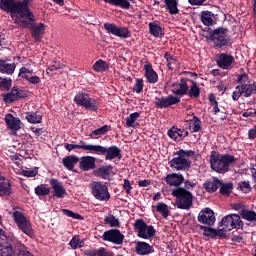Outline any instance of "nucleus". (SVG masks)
<instances>
[{
  "label": "nucleus",
  "instance_id": "nucleus-34",
  "mask_svg": "<svg viewBox=\"0 0 256 256\" xmlns=\"http://www.w3.org/2000/svg\"><path fill=\"white\" fill-rule=\"evenodd\" d=\"M164 3L170 15H177V13H179V8H177V0H164Z\"/></svg>",
  "mask_w": 256,
  "mask_h": 256
},
{
  "label": "nucleus",
  "instance_id": "nucleus-23",
  "mask_svg": "<svg viewBox=\"0 0 256 256\" xmlns=\"http://www.w3.org/2000/svg\"><path fill=\"white\" fill-rule=\"evenodd\" d=\"M203 187L208 193H215V191L221 187V180H219L217 177H214L213 181L206 180Z\"/></svg>",
  "mask_w": 256,
  "mask_h": 256
},
{
  "label": "nucleus",
  "instance_id": "nucleus-18",
  "mask_svg": "<svg viewBox=\"0 0 256 256\" xmlns=\"http://www.w3.org/2000/svg\"><path fill=\"white\" fill-rule=\"evenodd\" d=\"M4 121L8 129H10L11 131H19V129H21V120L13 116V114L11 113L5 116Z\"/></svg>",
  "mask_w": 256,
  "mask_h": 256
},
{
  "label": "nucleus",
  "instance_id": "nucleus-29",
  "mask_svg": "<svg viewBox=\"0 0 256 256\" xmlns=\"http://www.w3.org/2000/svg\"><path fill=\"white\" fill-rule=\"evenodd\" d=\"M15 63H8L5 60H0V73H6V75H13L15 73Z\"/></svg>",
  "mask_w": 256,
  "mask_h": 256
},
{
  "label": "nucleus",
  "instance_id": "nucleus-7",
  "mask_svg": "<svg viewBox=\"0 0 256 256\" xmlns=\"http://www.w3.org/2000/svg\"><path fill=\"white\" fill-rule=\"evenodd\" d=\"M225 231H233V229H243V221L239 214H229L224 216L220 222Z\"/></svg>",
  "mask_w": 256,
  "mask_h": 256
},
{
  "label": "nucleus",
  "instance_id": "nucleus-37",
  "mask_svg": "<svg viewBox=\"0 0 256 256\" xmlns=\"http://www.w3.org/2000/svg\"><path fill=\"white\" fill-rule=\"evenodd\" d=\"M0 256H15L13 245L9 243L0 244Z\"/></svg>",
  "mask_w": 256,
  "mask_h": 256
},
{
  "label": "nucleus",
  "instance_id": "nucleus-19",
  "mask_svg": "<svg viewBox=\"0 0 256 256\" xmlns=\"http://www.w3.org/2000/svg\"><path fill=\"white\" fill-rule=\"evenodd\" d=\"M144 76L146 77L148 83L155 84L159 81V75L153 69V65L151 63L144 65Z\"/></svg>",
  "mask_w": 256,
  "mask_h": 256
},
{
  "label": "nucleus",
  "instance_id": "nucleus-9",
  "mask_svg": "<svg viewBox=\"0 0 256 256\" xmlns=\"http://www.w3.org/2000/svg\"><path fill=\"white\" fill-rule=\"evenodd\" d=\"M134 229L138 231V237L141 239H151L155 235V228L147 225L143 219H137L135 221Z\"/></svg>",
  "mask_w": 256,
  "mask_h": 256
},
{
  "label": "nucleus",
  "instance_id": "nucleus-50",
  "mask_svg": "<svg viewBox=\"0 0 256 256\" xmlns=\"http://www.w3.org/2000/svg\"><path fill=\"white\" fill-rule=\"evenodd\" d=\"M12 84L13 81L11 80V78H0V89H3L4 91H9Z\"/></svg>",
  "mask_w": 256,
  "mask_h": 256
},
{
  "label": "nucleus",
  "instance_id": "nucleus-41",
  "mask_svg": "<svg viewBox=\"0 0 256 256\" xmlns=\"http://www.w3.org/2000/svg\"><path fill=\"white\" fill-rule=\"evenodd\" d=\"M213 14L209 11H203L201 13V21L203 25H206L207 27H210V25H213Z\"/></svg>",
  "mask_w": 256,
  "mask_h": 256
},
{
  "label": "nucleus",
  "instance_id": "nucleus-27",
  "mask_svg": "<svg viewBox=\"0 0 256 256\" xmlns=\"http://www.w3.org/2000/svg\"><path fill=\"white\" fill-rule=\"evenodd\" d=\"M104 3L113 5L114 7H120L121 9H131V3H135V0H103Z\"/></svg>",
  "mask_w": 256,
  "mask_h": 256
},
{
  "label": "nucleus",
  "instance_id": "nucleus-4",
  "mask_svg": "<svg viewBox=\"0 0 256 256\" xmlns=\"http://www.w3.org/2000/svg\"><path fill=\"white\" fill-rule=\"evenodd\" d=\"M171 195L176 198L175 207L177 209L189 210L193 205V194L185 188H175Z\"/></svg>",
  "mask_w": 256,
  "mask_h": 256
},
{
  "label": "nucleus",
  "instance_id": "nucleus-36",
  "mask_svg": "<svg viewBox=\"0 0 256 256\" xmlns=\"http://www.w3.org/2000/svg\"><path fill=\"white\" fill-rule=\"evenodd\" d=\"M93 69H94V71H96L97 73H103V72L109 70V64H107V62L104 61L103 59H99L98 61H96V62L94 63Z\"/></svg>",
  "mask_w": 256,
  "mask_h": 256
},
{
  "label": "nucleus",
  "instance_id": "nucleus-54",
  "mask_svg": "<svg viewBox=\"0 0 256 256\" xmlns=\"http://www.w3.org/2000/svg\"><path fill=\"white\" fill-rule=\"evenodd\" d=\"M84 146H85V142L83 140H81L79 142V144H69V143L64 144L66 151H73V149H83L84 150Z\"/></svg>",
  "mask_w": 256,
  "mask_h": 256
},
{
  "label": "nucleus",
  "instance_id": "nucleus-42",
  "mask_svg": "<svg viewBox=\"0 0 256 256\" xmlns=\"http://www.w3.org/2000/svg\"><path fill=\"white\" fill-rule=\"evenodd\" d=\"M26 120L28 123H41V121H43V116L37 114V112H28L26 115Z\"/></svg>",
  "mask_w": 256,
  "mask_h": 256
},
{
  "label": "nucleus",
  "instance_id": "nucleus-45",
  "mask_svg": "<svg viewBox=\"0 0 256 256\" xmlns=\"http://www.w3.org/2000/svg\"><path fill=\"white\" fill-rule=\"evenodd\" d=\"M109 127L107 125H104L94 131L91 132L90 137L92 139H97V137L101 136V135H105L107 133V131H109Z\"/></svg>",
  "mask_w": 256,
  "mask_h": 256
},
{
  "label": "nucleus",
  "instance_id": "nucleus-5",
  "mask_svg": "<svg viewBox=\"0 0 256 256\" xmlns=\"http://www.w3.org/2000/svg\"><path fill=\"white\" fill-rule=\"evenodd\" d=\"M227 28L219 27L217 29L208 28V33L210 35V41L214 44V47L222 49V47H227L231 43V38L227 34Z\"/></svg>",
  "mask_w": 256,
  "mask_h": 256
},
{
  "label": "nucleus",
  "instance_id": "nucleus-31",
  "mask_svg": "<svg viewBox=\"0 0 256 256\" xmlns=\"http://www.w3.org/2000/svg\"><path fill=\"white\" fill-rule=\"evenodd\" d=\"M18 228L20 229V231H22V233H24L25 235H28V237L34 236L33 226L31 225V221L26 220L21 224H18Z\"/></svg>",
  "mask_w": 256,
  "mask_h": 256
},
{
  "label": "nucleus",
  "instance_id": "nucleus-46",
  "mask_svg": "<svg viewBox=\"0 0 256 256\" xmlns=\"http://www.w3.org/2000/svg\"><path fill=\"white\" fill-rule=\"evenodd\" d=\"M13 219L17 226H19L21 223H25L27 221V217H25V214L19 211H14L12 213Z\"/></svg>",
  "mask_w": 256,
  "mask_h": 256
},
{
  "label": "nucleus",
  "instance_id": "nucleus-26",
  "mask_svg": "<svg viewBox=\"0 0 256 256\" xmlns=\"http://www.w3.org/2000/svg\"><path fill=\"white\" fill-rule=\"evenodd\" d=\"M176 86L178 88L172 91L174 95H178L180 97H183V95H187L189 91V86L187 85V80L185 78H181L180 83H178Z\"/></svg>",
  "mask_w": 256,
  "mask_h": 256
},
{
  "label": "nucleus",
  "instance_id": "nucleus-6",
  "mask_svg": "<svg viewBox=\"0 0 256 256\" xmlns=\"http://www.w3.org/2000/svg\"><path fill=\"white\" fill-rule=\"evenodd\" d=\"M90 189L93 197L98 201H109L111 199V194H109V188L107 185L101 182H92L90 184Z\"/></svg>",
  "mask_w": 256,
  "mask_h": 256
},
{
  "label": "nucleus",
  "instance_id": "nucleus-62",
  "mask_svg": "<svg viewBox=\"0 0 256 256\" xmlns=\"http://www.w3.org/2000/svg\"><path fill=\"white\" fill-rule=\"evenodd\" d=\"M59 69H63V65H61L60 62H53V64H51L47 69H46V73H49V71H57Z\"/></svg>",
  "mask_w": 256,
  "mask_h": 256
},
{
  "label": "nucleus",
  "instance_id": "nucleus-58",
  "mask_svg": "<svg viewBox=\"0 0 256 256\" xmlns=\"http://www.w3.org/2000/svg\"><path fill=\"white\" fill-rule=\"evenodd\" d=\"M133 91L135 93H141V91H143V79L141 78L136 79V84L133 87Z\"/></svg>",
  "mask_w": 256,
  "mask_h": 256
},
{
  "label": "nucleus",
  "instance_id": "nucleus-20",
  "mask_svg": "<svg viewBox=\"0 0 256 256\" xmlns=\"http://www.w3.org/2000/svg\"><path fill=\"white\" fill-rule=\"evenodd\" d=\"M95 161L93 156H83L79 161V167L82 171H91V169H95Z\"/></svg>",
  "mask_w": 256,
  "mask_h": 256
},
{
  "label": "nucleus",
  "instance_id": "nucleus-25",
  "mask_svg": "<svg viewBox=\"0 0 256 256\" xmlns=\"http://www.w3.org/2000/svg\"><path fill=\"white\" fill-rule=\"evenodd\" d=\"M111 171H113V166H102L95 171V175L96 177H101V179L109 181L111 179Z\"/></svg>",
  "mask_w": 256,
  "mask_h": 256
},
{
  "label": "nucleus",
  "instance_id": "nucleus-47",
  "mask_svg": "<svg viewBox=\"0 0 256 256\" xmlns=\"http://www.w3.org/2000/svg\"><path fill=\"white\" fill-rule=\"evenodd\" d=\"M139 117V112L131 113L129 117L126 119V127H135V121H137Z\"/></svg>",
  "mask_w": 256,
  "mask_h": 256
},
{
  "label": "nucleus",
  "instance_id": "nucleus-17",
  "mask_svg": "<svg viewBox=\"0 0 256 256\" xmlns=\"http://www.w3.org/2000/svg\"><path fill=\"white\" fill-rule=\"evenodd\" d=\"M164 181L168 185H170V187H176L177 189L185 181V177H183L182 174L172 173V174H168L164 178Z\"/></svg>",
  "mask_w": 256,
  "mask_h": 256
},
{
  "label": "nucleus",
  "instance_id": "nucleus-51",
  "mask_svg": "<svg viewBox=\"0 0 256 256\" xmlns=\"http://www.w3.org/2000/svg\"><path fill=\"white\" fill-rule=\"evenodd\" d=\"M164 58L167 61L168 69H173V65H175V63H177V59H175V56L171 55V53H169V52H166L164 54Z\"/></svg>",
  "mask_w": 256,
  "mask_h": 256
},
{
  "label": "nucleus",
  "instance_id": "nucleus-59",
  "mask_svg": "<svg viewBox=\"0 0 256 256\" xmlns=\"http://www.w3.org/2000/svg\"><path fill=\"white\" fill-rule=\"evenodd\" d=\"M62 211H63L64 215H66L67 217H71L72 219H83V216H81L80 214H77L71 210L63 209Z\"/></svg>",
  "mask_w": 256,
  "mask_h": 256
},
{
  "label": "nucleus",
  "instance_id": "nucleus-48",
  "mask_svg": "<svg viewBox=\"0 0 256 256\" xmlns=\"http://www.w3.org/2000/svg\"><path fill=\"white\" fill-rule=\"evenodd\" d=\"M200 229L201 231H204L205 237H212V238L216 237L217 229L203 226V225L200 226Z\"/></svg>",
  "mask_w": 256,
  "mask_h": 256
},
{
  "label": "nucleus",
  "instance_id": "nucleus-10",
  "mask_svg": "<svg viewBox=\"0 0 256 256\" xmlns=\"http://www.w3.org/2000/svg\"><path fill=\"white\" fill-rule=\"evenodd\" d=\"M104 29L107 33L120 37V39H129L131 31L127 27H119L113 23H104Z\"/></svg>",
  "mask_w": 256,
  "mask_h": 256
},
{
  "label": "nucleus",
  "instance_id": "nucleus-52",
  "mask_svg": "<svg viewBox=\"0 0 256 256\" xmlns=\"http://www.w3.org/2000/svg\"><path fill=\"white\" fill-rule=\"evenodd\" d=\"M104 221L110 225V227H119V219L115 218L113 214L106 216Z\"/></svg>",
  "mask_w": 256,
  "mask_h": 256
},
{
  "label": "nucleus",
  "instance_id": "nucleus-64",
  "mask_svg": "<svg viewBox=\"0 0 256 256\" xmlns=\"http://www.w3.org/2000/svg\"><path fill=\"white\" fill-rule=\"evenodd\" d=\"M246 81H249V76L246 73L237 76V82L245 85Z\"/></svg>",
  "mask_w": 256,
  "mask_h": 256
},
{
  "label": "nucleus",
  "instance_id": "nucleus-63",
  "mask_svg": "<svg viewBox=\"0 0 256 256\" xmlns=\"http://www.w3.org/2000/svg\"><path fill=\"white\" fill-rule=\"evenodd\" d=\"M98 256H115V254L104 247H101L98 249Z\"/></svg>",
  "mask_w": 256,
  "mask_h": 256
},
{
  "label": "nucleus",
  "instance_id": "nucleus-21",
  "mask_svg": "<svg viewBox=\"0 0 256 256\" xmlns=\"http://www.w3.org/2000/svg\"><path fill=\"white\" fill-rule=\"evenodd\" d=\"M105 159L106 161H113V159H121V149L117 146H110L108 148H105Z\"/></svg>",
  "mask_w": 256,
  "mask_h": 256
},
{
  "label": "nucleus",
  "instance_id": "nucleus-40",
  "mask_svg": "<svg viewBox=\"0 0 256 256\" xmlns=\"http://www.w3.org/2000/svg\"><path fill=\"white\" fill-rule=\"evenodd\" d=\"M168 136L170 137V139H173V141H183L181 129L171 128L170 130H168Z\"/></svg>",
  "mask_w": 256,
  "mask_h": 256
},
{
  "label": "nucleus",
  "instance_id": "nucleus-44",
  "mask_svg": "<svg viewBox=\"0 0 256 256\" xmlns=\"http://www.w3.org/2000/svg\"><path fill=\"white\" fill-rule=\"evenodd\" d=\"M233 191V183H223L221 182V185H220V194L221 195H231Z\"/></svg>",
  "mask_w": 256,
  "mask_h": 256
},
{
  "label": "nucleus",
  "instance_id": "nucleus-24",
  "mask_svg": "<svg viewBox=\"0 0 256 256\" xmlns=\"http://www.w3.org/2000/svg\"><path fill=\"white\" fill-rule=\"evenodd\" d=\"M78 162L79 157L75 155L66 156L62 159V165H64L68 171H73V169H75V165H77Z\"/></svg>",
  "mask_w": 256,
  "mask_h": 256
},
{
  "label": "nucleus",
  "instance_id": "nucleus-33",
  "mask_svg": "<svg viewBox=\"0 0 256 256\" xmlns=\"http://www.w3.org/2000/svg\"><path fill=\"white\" fill-rule=\"evenodd\" d=\"M0 197H4V195H11V183L5 182V177H1L0 181Z\"/></svg>",
  "mask_w": 256,
  "mask_h": 256
},
{
  "label": "nucleus",
  "instance_id": "nucleus-57",
  "mask_svg": "<svg viewBox=\"0 0 256 256\" xmlns=\"http://www.w3.org/2000/svg\"><path fill=\"white\" fill-rule=\"evenodd\" d=\"M193 121H194V126L192 128L193 133H197V132L201 131V129H203V127H201V120L199 119V117L194 116Z\"/></svg>",
  "mask_w": 256,
  "mask_h": 256
},
{
  "label": "nucleus",
  "instance_id": "nucleus-49",
  "mask_svg": "<svg viewBox=\"0 0 256 256\" xmlns=\"http://www.w3.org/2000/svg\"><path fill=\"white\" fill-rule=\"evenodd\" d=\"M70 247H72L73 249H81V247H83L84 242L81 241V238H79V236H74L70 243H69Z\"/></svg>",
  "mask_w": 256,
  "mask_h": 256
},
{
  "label": "nucleus",
  "instance_id": "nucleus-39",
  "mask_svg": "<svg viewBox=\"0 0 256 256\" xmlns=\"http://www.w3.org/2000/svg\"><path fill=\"white\" fill-rule=\"evenodd\" d=\"M191 87L190 90H188L189 97H192L194 99H197L201 95V89L197 86V82L191 80Z\"/></svg>",
  "mask_w": 256,
  "mask_h": 256
},
{
  "label": "nucleus",
  "instance_id": "nucleus-32",
  "mask_svg": "<svg viewBox=\"0 0 256 256\" xmlns=\"http://www.w3.org/2000/svg\"><path fill=\"white\" fill-rule=\"evenodd\" d=\"M18 228L20 229V231H22V233H24L25 235H28V237L34 236L33 226L31 225V221L26 220L21 224H18Z\"/></svg>",
  "mask_w": 256,
  "mask_h": 256
},
{
  "label": "nucleus",
  "instance_id": "nucleus-61",
  "mask_svg": "<svg viewBox=\"0 0 256 256\" xmlns=\"http://www.w3.org/2000/svg\"><path fill=\"white\" fill-rule=\"evenodd\" d=\"M38 170L37 168H34L32 170H23L22 175L23 177H37Z\"/></svg>",
  "mask_w": 256,
  "mask_h": 256
},
{
  "label": "nucleus",
  "instance_id": "nucleus-8",
  "mask_svg": "<svg viewBox=\"0 0 256 256\" xmlns=\"http://www.w3.org/2000/svg\"><path fill=\"white\" fill-rule=\"evenodd\" d=\"M74 101L77 105L84 107V109H90V111H97L99 109L97 100L90 98L87 93H78L74 97Z\"/></svg>",
  "mask_w": 256,
  "mask_h": 256
},
{
  "label": "nucleus",
  "instance_id": "nucleus-56",
  "mask_svg": "<svg viewBox=\"0 0 256 256\" xmlns=\"http://www.w3.org/2000/svg\"><path fill=\"white\" fill-rule=\"evenodd\" d=\"M243 95V88L241 85L236 86L235 91L232 94L233 101H239V98Z\"/></svg>",
  "mask_w": 256,
  "mask_h": 256
},
{
  "label": "nucleus",
  "instance_id": "nucleus-55",
  "mask_svg": "<svg viewBox=\"0 0 256 256\" xmlns=\"http://www.w3.org/2000/svg\"><path fill=\"white\" fill-rule=\"evenodd\" d=\"M22 78L26 79V81H28L32 85H39V83H41V78H39V76L23 75Z\"/></svg>",
  "mask_w": 256,
  "mask_h": 256
},
{
  "label": "nucleus",
  "instance_id": "nucleus-38",
  "mask_svg": "<svg viewBox=\"0 0 256 256\" xmlns=\"http://www.w3.org/2000/svg\"><path fill=\"white\" fill-rule=\"evenodd\" d=\"M149 29H150V33H151V35H153V37L163 36V29L161 28V26L157 25L155 22L149 23Z\"/></svg>",
  "mask_w": 256,
  "mask_h": 256
},
{
  "label": "nucleus",
  "instance_id": "nucleus-35",
  "mask_svg": "<svg viewBox=\"0 0 256 256\" xmlns=\"http://www.w3.org/2000/svg\"><path fill=\"white\" fill-rule=\"evenodd\" d=\"M242 219L250 221V223L256 222V213L253 210L242 209L240 212Z\"/></svg>",
  "mask_w": 256,
  "mask_h": 256
},
{
  "label": "nucleus",
  "instance_id": "nucleus-22",
  "mask_svg": "<svg viewBox=\"0 0 256 256\" xmlns=\"http://www.w3.org/2000/svg\"><path fill=\"white\" fill-rule=\"evenodd\" d=\"M135 251L138 255H149L155 252L153 246L149 245L147 242H137Z\"/></svg>",
  "mask_w": 256,
  "mask_h": 256
},
{
  "label": "nucleus",
  "instance_id": "nucleus-11",
  "mask_svg": "<svg viewBox=\"0 0 256 256\" xmlns=\"http://www.w3.org/2000/svg\"><path fill=\"white\" fill-rule=\"evenodd\" d=\"M103 241H108L114 245H123L125 241V235L121 233L118 229H111L104 232L102 236Z\"/></svg>",
  "mask_w": 256,
  "mask_h": 256
},
{
  "label": "nucleus",
  "instance_id": "nucleus-15",
  "mask_svg": "<svg viewBox=\"0 0 256 256\" xmlns=\"http://www.w3.org/2000/svg\"><path fill=\"white\" fill-rule=\"evenodd\" d=\"M50 185L53 188V197H57L58 199H63L65 195H67V190L63 186V183L58 182L57 179H51Z\"/></svg>",
  "mask_w": 256,
  "mask_h": 256
},
{
  "label": "nucleus",
  "instance_id": "nucleus-14",
  "mask_svg": "<svg viewBox=\"0 0 256 256\" xmlns=\"http://www.w3.org/2000/svg\"><path fill=\"white\" fill-rule=\"evenodd\" d=\"M198 221L203 225H209L211 227V225L215 224V212L211 208H205L199 212Z\"/></svg>",
  "mask_w": 256,
  "mask_h": 256
},
{
  "label": "nucleus",
  "instance_id": "nucleus-43",
  "mask_svg": "<svg viewBox=\"0 0 256 256\" xmlns=\"http://www.w3.org/2000/svg\"><path fill=\"white\" fill-rule=\"evenodd\" d=\"M156 211L162 214V217H164V219H167L169 217V206H167V204L163 202H160L156 205Z\"/></svg>",
  "mask_w": 256,
  "mask_h": 256
},
{
  "label": "nucleus",
  "instance_id": "nucleus-2",
  "mask_svg": "<svg viewBox=\"0 0 256 256\" xmlns=\"http://www.w3.org/2000/svg\"><path fill=\"white\" fill-rule=\"evenodd\" d=\"M237 159L231 154H220L217 151H212L210 155V167L212 171L225 175Z\"/></svg>",
  "mask_w": 256,
  "mask_h": 256
},
{
  "label": "nucleus",
  "instance_id": "nucleus-13",
  "mask_svg": "<svg viewBox=\"0 0 256 256\" xmlns=\"http://www.w3.org/2000/svg\"><path fill=\"white\" fill-rule=\"evenodd\" d=\"M2 97L4 103H13L14 101H19V99H25L27 93L17 87H13L10 92L2 94Z\"/></svg>",
  "mask_w": 256,
  "mask_h": 256
},
{
  "label": "nucleus",
  "instance_id": "nucleus-12",
  "mask_svg": "<svg viewBox=\"0 0 256 256\" xmlns=\"http://www.w3.org/2000/svg\"><path fill=\"white\" fill-rule=\"evenodd\" d=\"M177 103H181V99L173 95H168L167 97L155 98V105L158 109H167V107H171L172 105H177Z\"/></svg>",
  "mask_w": 256,
  "mask_h": 256
},
{
  "label": "nucleus",
  "instance_id": "nucleus-30",
  "mask_svg": "<svg viewBox=\"0 0 256 256\" xmlns=\"http://www.w3.org/2000/svg\"><path fill=\"white\" fill-rule=\"evenodd\" d=\"M240 87L244 97H251L256 93V82L252 84H241Z\"/></svg>",
  "mask_w": 256,
  "mask_h": 256
},
{
  "label": "nucleus",
  "instance_id": "nucleus-28",
  "mask_svg": "<svg viewBox=\"0 0 256 256\" xmlns=\"http://www.w3.org/2000/svg\"><path fill=\"white\" fill-rule=\"evenodd\" d=\"M84 151L94 155H105V147L101 145L87 144L84 142Z\"/></svg>",
  "mask_w": 256,
  "mask_h": 256
},
{
  "label": "nucleus",
  "instance_id": "nucleus-3",
  "mask_svg": "<svg viewBox=\"0 0 256 256\" xmlns=\"http://www.w3.org/2000/svg\"><path fill=\"white\" fill-rule=\"evenodd\" d=\"M174 155L175 157L169 162L171 169H174V171L191 169L190 157H195V151L180 149Z\"/></svg>",
  "mask_w": 256,
  "mask_h": 256
},
{
  "label": "nucleus",
  "instance_id": "nucleus-1",
  "mask_svg": "<svg viewBox=\"0 0 256 256\" xmlns=\"http://www.w3.org/2000/svg\"><path fill=\"white\" fill-rule=\"evenodd\" d=\"M31 0H0V9L10 13L15 25L31 30V35L36 43H41L45 35V25L40 23L35 26V14L31 12Z\"/></svg>",
  "mask_w": 256,
  "mask_h": 256
},
{
  "label": "nucleus",
  "instance_id": "nucleus-60",
  "mask_svg": "<svg viewBox=\"0 0 256 256\" xmlns=\"http://www.w3.org/2000/svg\"><path fill=\"white\" fill-rule=\"evenodd\" d=\"M239 188L243 193H249L251 191V185L247 181L240 182Z\"/></svg>",
  "mask_w": 256,
  "mask_h": 256
},
{
  "label": "nucleus",
  "instance_id": "nucleus-16",
  "mask_svg": "<svg viewBox=\"0 0 256 256\" xmlns=\"http://www.w3.org/2000/svg\"><path fill=\"white\" fill-rule=\"evenodd\" d=\"M235 63V58L226 53H221L217 59V65L220 69H231V65Z\"/></svg>",
  "mask_w": 256,
  "mask_h": 256
},
{
  "label": "nucleus",
  "instance_id": "nucleus-53",
  "mask_svg": "<svg viewBox=\"0 0 256 256\" xmlns=\"http://www.w3.org/2000/svg\"><path fill=\"white\" fill-rule=\"evenodd\" d=\"M35 193L40 197H44L45 195H49V193H51V189L40 185L35 188Z\"/></svg>",
  "mask_w": 256,
  "mask_h": 256
}]
</instances>
